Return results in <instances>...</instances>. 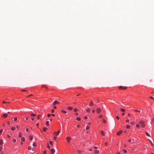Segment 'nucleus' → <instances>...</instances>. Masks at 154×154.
<instances>
[{"mask_svg": "<svg viewBox=\"0 0 154 154\" xmlns=\"http://www.w3.org/2000/svg\"><path fill=\"white\" fill-rule=\"evenodd\" d=\"M144 122L143 121H140L139 122V124H140V126L142 128L144 127L145 126Z\"/></svg>", "mask_w": 154, "mask_h": 154, "instance_id": "f257e3e1", "label": "nucleus"}, {"mask_svg": "<svg viewBox=\"0 0 154 154\" xmlns=\"http://www.w3.org/2000/svg\"><path fill=\"white\" fill-rule=\"evenodd\" d=\"M127 88V87H126V86L123 87L122 86H120L119 87V89H124V90L126 89Z\"/></svg>", "mask_w": 154, "mask_h": 154, "instance_id": "f03ea898", "label": "nucleus"}, {"mask_svg": "<svg viewBox=\"0 0 154 154\" xmlns=\"http://www.w3.org/2000/svg\"><path fill=\"white\" fill-rule=\"evenodd\" d=\"M101 111V109L100 108H98L96 109V111L97 114L99 113Z\"/></svg>", "mask_w": 154, "mask_h": 154, "instance_id": "7ed1b4c3", "label": "nucleus"}, {"mask_svg": "<svg viewBox=\"0 0 154 154\" xmlns=\"http://www.w3.org/2000/svg\"><path fill=\"white\" fill-rule=\"evenodd\" d=\"M66 139L68 143L69 142V140H71V138L70 137H67Z\"/></svg>", "mask_w": 154, "mask_h": 154, "instance_id": "20e7f679", "label": "nucleus"}, {"mask_svg": "<svg viewBox=\"0 0 154 154\" xmlns=\"http://www.w3.org/2000/svg\"><path fill=\"white\" fill-rule=\"evenodd\" d=\"M50 152L51 154H54L55 152V150L54 149H51Z\"/></svg>", "mask_w": 154, "mask_h": 154, "instance_id": "39448f33", "label": "nucleus"}, {"mask_svg": "<svg viewBox=\"0 0 154 154\" xmlns=\"http://www.w3.org/2000/svg\"><path fill=\"white\" fill-rule=\"evenodd\" d=\"M123 132V131L122 130H121L118 132L117 133V135H119L120 134L122 133Z\"/></svg>", "mask_w": 154, "mask_h": 154, "instance_id": "423d86ee", "label": "nucleus"}, {"mask_svg": "<svg viewBox=\"0 0 154 154\" xmlns=\"http://www.w3.org/2000/svg\"><path fill=\"white\" fill-rule=\"evenodd\" d=\"M57 103H59V102H58L56 100V101H55L53 103V105H55L56 104H57Z\"/></svg>", "mask_w": 154, "mask_h": 154, "instance_id": "0eeeda50", "label": "nucleus"}, {"mask_svg": "<svg viewBox=\"0 0 154 154\" xmlns=\"http://www.w3.org/2000/svg\"><path fill=\"white\" fill-rule=\"evenodd\" d=\"M60 132V130L57 132H54V134H55L56 135H58Z\"/></svg>", "mask_w": 154, "mask_h": 154, "instance_id": "6e6552de", "label": "nucleus"}, {"mask_svg": "<svg viewBox=\"0 0 154 154\" xmlns=\"http://www.w3.org/2000/svg\"><path fill=\"white\" fill-rule=\"evenodd\" d=\"M8 116V114L6 113H4L2 115V117L6 118Z\"/></svg>", "mask_w": 154, "mask_h": 154, "instance_id": "1a4fd4ad", "label": "nucleus"}, {"mask_svg": "<svg viewBox=\"0 0 154 154\" xmlns=\"http://www.w3.org/2000/svg\"><path fill=\"white\" fill-rule=\"evenodd\" d=\"M93 105H94L93 103L92 102V101H91L90 103V104H89V106H92Z\"/></svg>", "mask_w": 154, "mask_h": 154, "instance_id": "9d476101", "label": "nucleus"}, {"mask_svg": "<svg viewBox=\"0 0 154 154\" xmlns=\"http://www.w3.org/2000/svg\"><path fill=\"white\" fill-rule=\"evenodd\" d=\"M15 127H12L11 128V131H15Z\"/></svg>", "mask_w": 154, "mask_h": 154, "instance_id": "9b49d317", "label": "nucleus"}, {"mask_svg": "<svg viewBox=\"0 0 154 154\" xmlns=\"http://www.w3.org/2000/svg\"><path fill=\"white\" fill-rule=\"evenodd\" d=\"M61 112L64 114L66 113L67 112L66 111L64 110H62Z\"/></svg>", "mask_w": 154, "mask_h": 154, "instance_id": "f8f14e48", "label": "nucleus"}, {"mask_svg": "<svg viewBox=\"0 0 154 154\" xmlns=\"http://www.w3.org/2000/svg\"><path fill=\"white\" fill-rule=\"evenodd\" d=\"M25 140L24 137H23L21 138V141H24Z\"/></svg>", "mask_w": 154, "mask_h": 154, "instance_id": "ddd939ff", "label": "nucleus"}, {"mask_svg": "<svg viewBox=\"0 0 154 154\" xmlns=\"http://www.w3.org/2000/svg\"><path fill=\"white\" fill-rule=\"evenodd\" d=\"M22 136V134L20 132L19 133V134L18 135V137H21Z\"/></svg>", "mask_w": 154, "mask_h": 154, "instance_id": "4468645a", "label": "nucleus"}, {"mask_svg": "<svg viewBox=\"0 0 154 154\" xmlns=\"http://www.w3.org/2000/svg\"><path fill=\"white\" fill-rule=\"evenodd\" d=\"M72 109V108L70 106L68 107V109L69 110H71Z\"/></svg>", "mask_w": 154, "mask_h": 154, "instance_id": "2eb2a0df", "label": "nucleus"}, {"mask_svg": "<svg viewBox=\"0 0 154 154\" xmlns=\"http://www.w3.org/2000/svg\"><path fill=\"white\" fill-rule=\"evenodd\" d=\"M94 153L96 154H98L99 153V151L98 150H95L94 151Z\"/></svg>", "mask_w": 154, "mask_h": 154, "instance_id": "dca6fc26", "label": "nucleus"}, {"mask_svg": "<svg viewBox=\"0 0 154 154\" xmlns=\"http://www.w3.org/2000/svg\"><path fill=\"white\" fill-rule=\"evenodd\" d=\"M43 130L44 131H46V130L48 129V128L46 127L43 128Z\"/></svg>", "mask_w": 154, "mask_h": 154, "instance_id": "f3484780", "label": "nucleus"}, {"mask_svg": "<svg viewBox=\"0 0 154 154\" xmlns=\"http://www.w3.org/2000/svg\"><path fill=\"white\" fill-rule=\"evenodd\" d=\"M146 135L147 136L149 137H150V135H149V134H148V133L147 132H146Z\"/></svg>", "mask_w": 154, "mask_h": 154, "instance_id": "a211bd4d", "label": "nucleus"}, {"mask_svg": "<svg viewBox=\"0 0 154 154\" xmlns=\"http://www.w3.org/2000/svg\"><path fill=\"white\" fill-rule=\"evenodd\" d=\"M49 143L52 146L53 145V143H52V141H49Z\"/></svg>", "mask_w": 154, "mask_h": 154, "instance_id": "6ab92c4d", "label": "nucleus"}, {"mask_svg": "<svg viewBox=\"0 0 154 154\" xmlns=\"http://www.w3.org/2000/svg\"><path fill=\"white\" fill-rule=\"evenodd\" d=\"M3 143V140H0V144L2 145Z\"/></svg>", "mask_w": 154, "mask_h": 154, "instance_id": "aec40b11", "label": "nucleus"}, {"mask_svg": "<svg viewBox=\"0 0 154 154\" xmlns=\"http://www.w3.org/2000/svg\"><path fill=\"white\" fill-rule=\"evenodd\" d=\"M77 152L78 153H79L80 154H81V152L79 150H77Z\"/></svg>", "mask_w": 154, "mask_h": 154, "instance_id": "412c9836", "label": "nucleus"}, {"mask_svg": "<svg viewBox=\"0 0 154 154\" xmlns=\"http://www.w3.org/2000/svg\"><path fill=\"white\" fill-rule=\"evenodd\" d=\"M76 119L77 121H79L81 119L79 117H77Z\"/></svg>", "mask_w": 154, "mask_h": 154, "instance_id": "4be33fe9", "label": "nucleus"}, {"mask_svg": "<svg viewBox=\"0 0 154 154\" xmlns=\"http://www.w3.org/2000/svg\"><path fill=\"white\" fill-rule=\"evenodd\" d=\"M102 121H103V123H106V121L104 119H103Z\"/></svg>", "mask_w": 154, "mask_h": 154, "instance_id": "5701e85b", "label": "nucleus"}, {"mask_svg": "<svg viewBox=\"0 0 154 154\" xmlns=\"http://www.w3.org/2000/svg\"><path fill=\"white\" fill-rule=\"evenodd\" d=\"M46 124L47 125H49V121H47L46 122Z\"/></svg>", "mask_w": 154, "mask_h": 154, "instance_id": "b1692460", "label": "nucleus"}, {"mask_svg": "<svg viewBox=\"0 0 154 154\" xmlns=\"http://www.w3.org/2000/svg\"><path fill=\"white\" fill-rule=\"evenodd\" d=\"M29 138L31 140H32L33 137L32 136H30Z\"/></svg>", "mask_w": 154, "mask_h": 154, "instance_id": "393cba45", "label": "nucleus"}, {"mask_svg": "<svg viewBox=\"0 0 154 154\" xmlns=\"http://www.w3.org/2000/svg\"><path fill=\"white\" fill-rule=\"evenodd\" d=\"M134 111L136 112H140V110H137V109H135V110H134Z\"/></svg>", "mask_w": 154, "mask_h": 154, "instance_id": "a878e982", "label": "nucleus"}, {"mask_svg": "<svg viewBox=\"0 0 154 154\" xmlns=\"http://www.w3.org/2000/svg\"><path fill=\"white\" fill-rule=\"evenodd\" d=\"M126 127L127 129H128L130 128V126L129 125H128L126 126Z\"/></svg>", "mask_w": 154, "mask_h": 154, "instance_id": "bb28decb", "label": "nucleus"}, {"mask_svg": "<svg viewBox=\"0 0 154 154\" xmlns=\"http://www.w3.org/2000/svg\"><path fill=\"white\" fill-rule=\"evenodd\" d=\"M31 116H35V115L34 114L32 113L31 114Z\"/></svg>", "mask_w": 154, "mask_h": 154, "instance_id": "cd10ccee", "label": "nucleus"}, {"mask_svg": "<svg viewBox=\"0 0 154 154\" xmlns=\"http://www.w3.org/2000/svg\"><path fill=\"white\" fill-rule=\"evenodd\" d=\"M101 134L102 135H103V136L104 135V132H103V131H101Z\"/></svg>", "mask_w": 154, "mask_h": 154, "instance_id": "c85d7f7f", "label": "nucleus"}, {"mask_svg": "<svg viewBox=\"0 0 154 154\" xmlns=\"http://www.w3.org/2000/svg\"><path fill=\"white\" fill-rule=\"evenodd\" d=\"M136 127L138 128L140 127V125L138 124H136Z\"/></svg>", "mask_w": 154, "mask_h": 154, "instance_id": "c756f323", "label": "nucleus"}, {"mask_svg": "<svg viewBox=\"0 0 154 154\" xmlns=\"http://www.w3.org/2000/svg\"><path fill=\"white\" fill-rule=\"evenodd\" d=\"M2 146H0V151L1 152L2 151Z\"/></svg>", "mask_w": 154, "mask_h": 154, "instance_id": "7c9ffc66", "label": "nucleus"}, {"mask_svg": "<svg viewBox=\"0 0 154 154\" xmlns=\"http://www.w3.org/2000/svg\"><path fill=\"white\" fill-rule=\"evenodd\" d=\"M120 110L122 112H124L125 111V110L124 109H122V108H121L120 109Z\"/></svg>", "mask_w": 154, "mask_h": 154, "instance_id": "2f4dec72", "label": "nucleus"}, {"mask_svg": "<svg viewBox=\"0 0 154 154\" xmlns=\"http://www.w3.org/2000/svg\"><path fill=\"white\" fill-rule=\"evenodd\" d=\"M102 116L101 115H100L99 116H98V117L99 118H101L102 117Z\"/></svg>", "mask_w": 154, "mask_h": 154, "instance_id": "473e14b6", "label": "nucleus"}, {"mask_svg": "<svg viewBox=\"0 0 154 154\" xmlns=\"http://www.w3.org/2000/svg\"><path fill=\"white\" fill-rule=\"evenodd\" d=\"M28 149L29 150H30L31 149V147L30 146H29L28 147Z\"/></svg>", "mask_w": 154, "mask_h": 154, "instance_id": "72a5a7b5", "label": "nucleus"}, {"mask_svg": "<svg viewBox=\"0 0 154 154\" xmlns=\"http://www.w3.org/2000/svg\"><path fill=\"white\" fill-rule=\"evenodd\" d=\"M36 145L35 143H34L32 144V146H36Z\"/></svg>", "mask_w": 154, "mask_h": 154, "instance_id": "f704fd0d", "label": "nucleus"}, {"mask_svg": "<svg viewBox=\"0 0 154 154\" xmlns=\"http://www.w3.org/2000/svg\"><path fill=\"white\" fill-rule=\"evenodd\" d=\"M123 152H125V153H126L127 152V151L126 150H125V149H123Z\"/></svg>", "mask_w": 154, "mask_h": 154, "instance_id": "c9c22d12", "label": "nucleus"}, {"mask_svg": "<svg viewBox=\"0 0 154 154\" xmlns=\"http://www.w3.org/2000/svg\"><path fill=\"white\" fill-rule=\"evenodd\" d=\"M44 154H47V152L46 151H44L43 152Z\"/></svg>", "mask_w": 154, "mask_h": 154, "instance_id": "e433bc0d", "label": "nucleus"}, {"mask_svg": "<svg viewBox=\"0 0 154 154\" xmlns=\"http://www.w3.org/2000/svg\"><path fill=\"white\" fill-rule=\"evenodd\" d=\"M14 121H16L17 120V118L16 117H15V118H14Z\"/></svg>", "mask_w": 154, "mask_h": 154, "instance_id": "4c0bfd02", "label": "nucleus"}, {"mask_svg": "<svg viewBox=\"0 0 154 154\" xmlns=\"http://www.w3.org/2000/svg\"><path fill=\"white\" fill-rule=\"evenodd\" d=\"M77 110V109L76 108H75L74 109V111L75 112H76Z\"/></svg>", "mask_w": 154, "mask_h": 154, "instance_id": "58836bf2", "label": "nucleus"}, {"mask_svg": "<svg viewBox=\"0 0 154 154\" xmlns=\"http://www.w3.org/2000/svg\"><path fill=\"white\" fill-rule=\"evenodd\" d=\"M90 128L89 127L87 126L86 128V129L87 130H88Z\"/></svg>", "mask_w": 154, "mask_h": 154, "instance_id": "ea45409f", "label": "nucleus"}, {"mask_svg": "<svg viewBox=\"0 0 154 154\" xmlns=\"http://www.w3.org/2000/svg\"><path fill=\"white\" fill-rule=\"evenodd\" d=\"M31 149L32 151H34L35 150V149L33 148H31Z\"/></svg>", "mask_w": 154, "mask_h": 154, "instance_id": "a19ab883", "label": "nucleus"}, {"mask_svg": "<svg viewBox=\"0 0 154 154\" xmlns=\"http://www.w3.org/2000/svg\"><path fill=\"white\" fill-rule=\"evenodd\" d=\"M2 131H3V130L2 129H1L0 130V134L2 133Z\"/></svg>", "mask_w": 154, "mask_h": 154, "instance_id": "79ce46f5", "label": "nucleus"}, {"mask_svg": "<svg viewBox=\"0 0 154 154\" xmlns=\"http://www.w3.org/2000/svg\"><path fill=\"white\" fill-rule=\"evenodd\" d=\"M116 118L117 119H119V116H116Z\"/></svg>", "mask_w": 154, "mask_h": 154, "instance_id": "37998d69", "label": "nucleus"}, {"mask_svg": "<svg viewBox=\"0 0 154 154\" xmlns=\"http://www.w3.org/2000/svg\"><path fill=\"white\" fill-rule=\"evenodd\" d=\"M87 112H89L90 111V110L89 109H88L87 110H86Z\"/></svg>", "mask_w": 154, "mask_h": 154, "instance_id": "c03bdc74", "label": "nucleus"}, {"mask_svg": "<svg viewBox=\"0 0 154 154\" xmlns=\"http://www.w3.org/2000/svg\"><path fill=\"white\" fill-rule=\"evenodd\" d=\"M13 141L14 142H15L16 141V140L15 139H14L13 140Z\"/></svg>", "mask_w": 154, "mask_h": 154, "instance_id": "a18cd8bd", "label": "nucleus"}, {"mask_svg": "<svg viewBox=\"0 0 154 154\" xmlns=\"http://www.w3.org/2000/svg\"><path fill=\"white\" fill-rule=\"evenodd\" d=\"M51 112H52L54 113V110L53 109H52L51 110Z\"/></svg>", "mask_w": 154, "mask_h": 154, "instance_id": "49530a36", "label": "nucleus"}, {"mask_svg": "<svg viewBox=\"0 0 154 154\" xmlns=\"http://www.w3.org/2000/svg\"><path fill=\"white\" fill-rule=\"evenodd\" d=\"M149 98L152 99L154 100V98L152 97H150Z\"/></svg>", "mask_w": 154, "mask_h": 154, "instance_id": "de8ad7c7", "label": "nucleus"}, {"mask_svg": "<svg viewBox=\"0 0 154 154\" xmlns=\"http://www.w3.org/2000/svg\"><path fill=\"white\" fill-rule=\"evenodd\" d=\"M149 141L150 142V143H151L152 145H153V144L152 143V142H151V141L150 140H149Z\"/></svg>", "mask_w": 154, "mask_h": 154, "instance_id": "09e8293b", "label": "nucleus"}, {"mask_svg": "<svg viewBox=\"0 0 154 154\" xmlns=\"http://www.w3.org/2000/svg\"><path fill=\"white\" fill-rule=\"evenodd\" d=\"M50 116H51V115L50 114H48L47 115V116L48 117H50Z\"/></svg>", "mask_w": 154, "mask_h": 154, "instance_id": "8fccbe9b", "label": "nucleus"}, {"mask_svg": "<svg viewBox=\"0 0 154 154\" xmlns=\"http://www.w3.org/2000/svg\"><path fill=\"white\" fill-rule=\"evenodd\" d=\"M47 147L49 149H50L49 146V144H48Z\"/></svg>", "mask_w": 154, "mask_h": 154, "instance_id": "3c124183", "label": "nucleus"}, {"mask_svg": "<svg viewBox=\"0 0 154 154\" xmlns=\"http://www.w3.org/2000/svg\"><path fill=\"white\" fill-rule=\"evenodd\" d=\"M40 115H38L37 117V119H39V116H40Z\"/></svg>", "mask_w": 154, "mask_h": 154, "instance_id": "603ef678", "label": "nucleus"}, {"mask_svg": "<svg viewBox=\"0 0 154 154\" xmlns=\"http://www.w3.org/2000/svg\"><path fill=\"white\" fill-rule=\"evenodd\" d=\"M129 121V119H127V120H126V122H128Z\"/></svg>", "mask_w": 154, "mask_h": 154, "instance_id": "864d4df0", "label": "nucleus"}, {"mask_svg": "<svg viewBox=\"0 0 154 154\" xmlns=\"http://www.w3.org/2000/svg\"><path fill=\"white\" fill-rule=\"evenodd\" d=\"M26 131H27V132L28 131H29V129H28V128H26Z\"/></svg>", "mask_w": 154, "mask_h": 154, "instance_id": "5fc2aeb1", "label": "nucleus"}, {"mask_svg": "<svg viewBox=\"0 0 154 154\" xmlns=\"http://www.w3.org/2000/svg\"><path fill=\"white\" fill-rule=\"evenodd\" d=\"M122 116H124L125 115V113H122Z\"/></svg>", "mask_w": 154, "mask_h": 154, "instance_id": "6e6d98bb", "label": "nucleus"}, {"mask_svg": "<svg viewBox=\"0 0 154 154\" xmlns=\"http://www.w3.org/2000/svg\"><path fill=\"white\" fill-rule=\"evenodd\" d=\"M2 103H7V102H6V101H3L2 102Z\"/></svg>", "mask_w": 154, "mask_h": 154, "instance_id": "4d7b16f0", "label": "nucleus"}, {"mask_svg": "<svg viewBox=\"0 0 154 154\" xmlns=\"http://www.w3.org/2000/svg\"><path fill=\"white\" fill-rule=\"evenodd\" d=\"M32 94H31V95H29L27 96V97H30V96H32Z\"/></svg>", "mask_w": 154, "mask_h": 154, "instance_id": "13d9d810", "label": "nucleus"}, {"mask_svg": "<svg viewBox=\"0 0 154 154\" xmlns=\"http://www.w3.org/2000/svg\"><path fill=\"white\" fill-rule=\"evenodd\" d=\"M7 137L8 138H9L10 137V136L8 134L7 135Z\"/></svg>", "mask_w": 154, "mask_h": 154, "instance_id": "bf43d9fd", "label": "nucleus"}, {"mask_svg": "<svg viewBox=\"0 0 154 154\" xmlns=\"http://www.w3.org/2000/svg\"><path fill=\"white\" fill-rule=\"evenodd\" d=\"M0 154H4V152L2 151Z\"/></svg>", "mask_w": 154, "mask_h": 154, "instance_id": "052dcab7", "label": "nucleus"}, {"mask_svg": "<svg viewBox=\"0 0 154 154\" xmlns=\"http://www.w3.org/2000/svg\"><path fill=\"white\" fill-rule=\"evenodd\" d=\"M128 141L129 142H131V139H129L128 140Z\"/></svg>", "mask_w": 154, "mask_h": 154, "instance_id": "680f3d73", "label": "nucleus"}, {"mask_svg": "<svg viewBox=\"0 0 154 154\" xmlns=\"http://www.w3.org/2000/svg\"><path fill=\"white\" fill-rule=\"evenodd\" d=\"M75 115L76 116H77L78 115V113H75Z\"/></svg>", "mask_w": 154, "mask_h": 154, "instance_id": "e2e57ef3", "label": "nucleus"}, {"mask_svg": "<svg viewBox=\"0 0 154 154\" xmlns=\"http://www.w3.org/2000/svg\"><path fill=\"white\" fill-rule=\"evenodd\" d=\"M94 149H97V147L96 146H94Z\"/></svg>", "mask_w": 154, "mask_h": 154, "instance_id": "0e129e2a", "label": "nucleus"}, {"mask_svg": "<svg viewBox=\"0 0 154 154\" xmlns=\"http://www.w3.org/2000/svg\"><path fill=\"white\" fill-rule=\"evenodd\" d=\"M105 144L106 146L107 145V142H105Z\"/></svg>", "mask_w": 154, "mask_h": 154, "instance_id": "69168bd1", "label": "nucleus"}, {"mask_svg": "<svg viewBox=\"0 0 154 154\" xmlns=\"http://www.w3.org/2000/svg\"><path fill=\"white\" fill-rule=\"evenodd\" d=\"M94 111H95V110H94V109H93V110H92V112H94Z\"/></svg>", "mask_w": 154, "mask_h": 154, "instance_id": "338daca9", "label": "nucleus"}, {"mask_svg": "<svg viewBox=\"0 0 154 154\" xmlns=\"http://www.w3.org/2000/svg\"><path fill=\"white\" fill-rule=\"evenodd\" d=\"M84 118L85 119H86L87 118V117L86 116H85L84 117Z\"/></svg>", "mask_w": 154, "mask_h": 154, "instance_id": "774afa93", "label": "nucleus"}]
</instances>
